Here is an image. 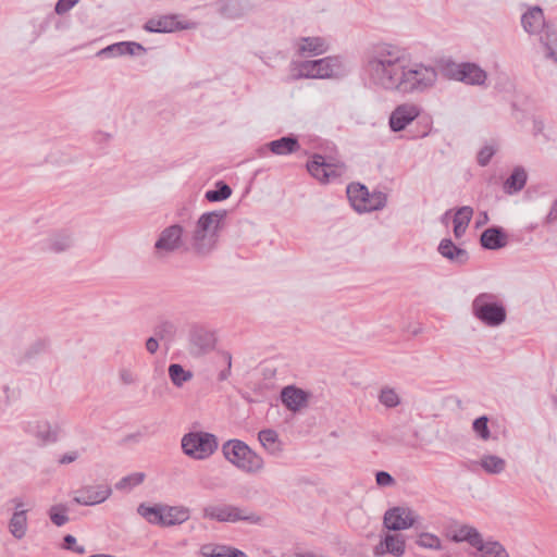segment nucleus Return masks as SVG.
Instances as JSON below:
<instances>
[{
    "label": "nucleus",
    "instance_id": "obj_23",
    "mask_svg": "<svg viewBox=\"0 0 557 557\" xmlns=\"http://www.w3.org/2000/svg\"><path fill=\"white\" fill-rule=\"evenodd\" d=\"M267 148L274 154L286 156L298 151L300 149V145L298 138L295 135L289 134L268 143Z\"/></svg>",
    "mask_w": 557,
    "mask_h": 557
},
{
    "label": "nucleus",
    "instance_id": "obj_27",
    "mask_svg": "<svg viewBox=\"0 0 557 557\" xmlns=\"http://www.w3.org/2000/svg\"><path fill=\"white\" fill-rule=\"evenodd\" d=\"M521 24L527 33H537L542 27L545 26L544 14L542 9L540 7H534L528 10L521 16Z\"/></svg>",
    "mask_w": 557,
    "mask_h": 557
},
{
    "label": "nucleus",
    "instance_id": "obj_13",
    "mask_svg": "<svg viewBox=\"0 0 557 557\" xmlns=\"http://www.w3.org/2000/svg\"><path fill=\"white\" fill-rule=\"evenodd\" d=\"M184 228L180 224L165 227L154 244L158 251L173 252L183 246Z\"/></svg>",
    "mask_w": 557,
    "mask_h": 557
},
{
    "label": "nucleus",
    "instance_id": "obj_41",
    "mask_svg": "<svg viewBox=\"0 0 557 557\" xmlns=\"http://www.w3.org/2000/svg\"><path fill=\"white\" fill-rule=\"evenodd\" d=\"M475 549L482 553V557H509L505 546L497 541L484 542L481 537V545H476Z\"/></svg>",
    "mask_w": 557,
    "mask_h": 557
},
{
    "label": "nucleus",
    "instance_id": "obj_49",
    "mask_svg": "<svg viewBox=\"0 0 557 557\" xmlns=\"http://www.w3.org/2000/svg\"><path fill=\"white\" fill-rule=\"evenodd\" d=\"M218 358L224 363L225 368L221 370L218 374L219 381H225L231 375L232 368V355L228 351L220 350L216 352Z\"/></svg>",
    "mask_w": 557,
    "mask_h": 557
},
{
    "label": "nucleus",
    "instance_id": "obj_59",
    "mask_svg": "<svg viewBox=\"0 0 557 557\" xmlns=\"http://www.w3.org/2000/svg\"><path fill=\"white\" fill-rule=\"evenodd\" d=\"M488 221V214L487 212L483 211V212H480L479 216H478V220L475 222L476 224V227H480L481 225L487 223Z\"/></svg>",
    "mask_w": 557,
    "mask_h": 557
},
{
    "label": "nucleus",
    "instance_id": "obj_58",
    "mask_svg": "<svg viewBox=\"0 0 557 557\" xmlns=\"http://www.w3.org/2000/svg\"><path fill=\"white\" fill-rule=\"evenodd\" d=\"M120 379L126 385L133 384L135 382V379H134L132 372L126 369H122L120 371Z\"/></svg>",
    "mask_w": 557,
    "mask_h": 557
},
{
    "label": "nucleus",
    "instance_id": "obj_10",
    "mask_svg": "<svg viewBox=\"0 0 557 557\" xmlns=\"http://www.w3.org/2000/svg\"><path fill=\"white\" fill-rule=\"evenodd\" d=\"M336 60L331 57L323 59L302 61L298 64L295 78H329L334 74Z\"/></svg>",
    "mask_w": 557,
    "mask_h": 557
},
{
    "label": "nucleus",
    "instance_id": "obj_60",
    "mask_svg": "<svg viewBox=\"0 0 557 557\" xmlns=\"http://www.w3.org/2000/svg\"><path fill=\"white\" fill-rule=\"evenodd\" d=\"M430 129H431V125H430L429 122H426L424 127H423V131L421 133L417 134L416 137H424V136H426L429 134Z\"/></svg>",
    "mask_w": 557,
    "mask_h": 557
},
{
    "label": "nucleus",
    "instance_id": "obj_5",
    "mask_svg": "<svg viewBox=\"0 0 557 557\" xmlns=\"http://www.w3.org/2000/svg\"><path fill=\"white\" fill-rule=\"evenodd\" d=\"M472 313L486 326L502 325L507 318V311L498 296L492 293H481L472 301Z\"/></svg>",
    "mask_w": 557,
    "mask_h": 557
},
{
    "label": "nucleus",
    "instance_id": "obj_37",
    "mask_svg": "<svg viewBox=\"0 0 557 557\" xmlns=\"http://www.w3.org/2000/svg\"><path fill=\"white\" fill-rule=\"evenodd\" d=\"M26 510H15L9 522V530L11 534L21 540L25 536L27 531V516Z\"/></svg>",
    "mask_w": 557,
    "mask_h": 557
},
{
    "label": "nucleus",
    "instance_id": "obj_31",
    "mask_svg": "<svg viewBox=\"0 0 557 557\" xmlns=\"http://www.w3.org/2000/svg\"><path fill=\"white\" fill-rule=\"evenodd\" d=\"M176 333V324L164 318H160L153 326V334L168 346L174 342Z\"/></svg>",
    "mask_w": 557,
    "mask_h": 557
},
{
    "label": "nucleus",
    "instance_id": "obj_34",
    "mask_svg": "<svg viewBox=\"0 0 557 557\" xmlns=\"http://www.w3.org/2000/svg\"><path fill=\"white\" fill-rule=\"evenodd\" d=\"M163 505H153L148 506L145 503L139 504L137 507V512L144 519H146L151 524H157L163 527L164 520H163Z\"/></svg>",
    "mask_w": 557,
    "mask_h": 557
},
{
    "label": "nucleus",
    "instance_id": "obj_1",
    "mask_svg": "<svg viewBox=\"0 0 557 557\" xmlns=\"http://www.w3.org/2000/svg\"><path fill=\"white\" fill-rule=\"evenodd\" d=\"M405 61L401 48L387 42L372 44L362 52V76L371 87L394 91Z\"/></svg>",
    "mask_w": 557,
    "mask_h": 557
},
{
    "label": "nucleus",
    "instance_id": "obj_18",
    "mask_svg": "<svg viewBox=\"0 0 557 557\" xmlns=\"http://www.w3.org/2000/svg\"><path fill=\"white\" fill-rule=\"evenodd\" d=\"M437 251L451 264L459 267L467 264L470 259L469 252L457 246L451 238H443L437 246Z\"/></svg>",
    "mask_w": 557,
    "mask_h": 557
},
{
    "label": "nucleus",
    "instance_id": "obj_40",
    "mask_svg": "<svg viewBox=\"0 0 557 557\" xmlns=\"http://www.w3.org/2000/svg\"><path fill=\"white\" fill-rule=\"evenodd\" d=\"M169 377L175 387H182L189 382L194 374L189 370H185L180 363H171L168 368Z\"/></svg>",
    "mask_w": 557,
    "mask_h": 557
},
{
    "label": "nucleus",
    "instance_id": "obj_19",
    "mask_svg": "<svg viewBox=\"0 0 557 557\" xmlns=\"http://www.w3.org/2000/svg\"><path fill=\"white\" fill-rule=\"evenodd\" d=\"M406 550V542L403 535L400 534H391L387 533L380 541L377 545L373 548V554L375 556H383L385 554H391L396 557H400L405 554Z\"/></svg>",
    "mask_w": 557,
    "mask_h": 557
},
{
    "label": "nucleus",
    "instance_id": "obj_20",
    "mask_svg": "<svg viewBox=\"0 0 557 557\" xmlns=\"http://www.w3.org/2000/svg\"><path fill=\"white\" fill-rule=\"evenodd\" d=\"M508 244V236L502 226L493 225L480 235V245L485 250H499Z\"/></svg>",
    "mask_w": 557,
    "mask_h": 557
},
{
    "label": "nucleus",
    "instance_id": "obj_30",
    "mask_svg": "<svg viewBox=\"0 0 557 557\" xmlns=\"http://www.w3.org/2000/svg\"><path fill=\"white\" fill-rule=\"evenodd\" d=\"M163 527L182 524L189 519V509L184 506L163 505Z\"/></svg>",
    "mask_w": 557,
    "mask_h": 557
},
{
    "label": "nucleus",
    "instance_id": "obj_44",
    "mask_svg": "<svg viewBox=\"0 0 557 557\" xmlns=\"http://www.w3.org/2000/svg\"><path fill=\"white\" fill-rule=\"evenodd\" d=\"M67 511L69 508L65 504H57L49 508L48 517L54 525L62 527L70 520Z\"/></svg>",
    "mask_w": 557,
    "mask_h": 557
},
{
    "label": "nucleus",
    "instance_id": "obj_48",
    "mask_svg": "<svg viewBox=\"0 0 557 557\" xmlns=\"http://www.w3.org/2000/svg\"><path fill=\"white\" fill-rule=\"evenodd\" d=\"M145 480V473L143 472H134L129 475H126L122 478L116 484V490H124V488H133L139 484H141Z\"/></svg>",
    "mask_w": 557,
    "mask_h": 557
},
{
    "label": "nucleus",
    "instance_id": "obj_54",
    "mask_svg": "<svg viewBox=\"0 0 557 557\" xmlns=\"http://www.w3.org/2000/svg\"><path fill=\"white\" fill-rule=\"evenodd\" d=\"M46 349V343L44 341L35 342L26 351L27 358H33L34 356L42 352Z\"/></svg>",
    "mask_w": 557,
    "mask_h": 557
},
{
    "label": "nucleus",
    "instance_id": "obj_55",
    "mask_svg": "<svg viewBox=\"0 0 557 557\" xmlns=\"http://www.w3.org/2000/svg\"><path fill=\"white\" fill-rule=\"evenodd\" d=\"M159 341L154 334L146 339L145 347L149 354L154 355L158 351Z\"/></svg>",
    "mask_w": 557,
    "mask_h": 557
},
{
    "label": "nucleus",
    "instance_id": "obj_45",
    "mask_svg": "<svg viewBox=\"0 0 557 557\" xmlns=\"http://www.w3.org/2000/svg\"><path fill=\"white\" fill-rule=\"evenodd\" d=\"M379 401L386 408H395L400 404V398L394 388L385 386L380 391Z\"/></svg>",
    "mask_w": 557,
    "mask_h": 557
},
{
    "label": "nucleus",
    "instance_id": "obj_7",
    "mask_svg": "<svg viewBox=\"0 0 557 557\" xmlns=\"http://www.w3.org/2000/svg\"><path fill=\"white\" fill-rule=\"evenodd\" d=\"M183 453L195 460H205L212 456L218 447V437L209 432L191 431L182 437Z\"/></svg>",
    "mask_w": 557,
    "mask_h": 557
},
{
    "label": "nucleus",
    "instance_id": "obj_61",
    "mask_svg": "<svg viewBox=\"0 0 557 557\" xmlns=\"http://www.w3.org/2000/svg\"><path fill=\"white\" fill-rule=\"evenodd\" d=\"M295 557H318L315 554L307 552V553H298Z\"/></svg>",
    "mask_w": 557,
    "mask_h": 557
},
{
    "label": "nucleus",
    "instance_id": "obj_22",
    "mask_svg": "<svg viewBox=\"0 0 557 557\" xmlns=\"http://www.w3.org/2000/svg\"><path fill=\"white\" fill-rule=\"evenodd\" d=\"M175 15H166L160 18H151L145 24V29L150 33H172L178 29H185Z\"/></svg>",
    "mask_w": 557,
    "mask_h": 557
},
{
    "label": "nucleus",
    "instance_id": "obj_32",
    "mask_svg": "<svg viewBox=\"0 0 557 557\" xmlns=\"http://www.w3.org/2000/svg\"><path fill=\"white\" fill-rule=\"evenodd\" d=\"M473 215V209L469 206H463L457 209L453 224H454V235L457 239L461 238L467 227L472 219Z\"/></svg>",
    "mask_w": 557,
    "mask_h": 557
},
{
    "label": "nucleus",
    "instance_id": "obj_4",
    "mask_svg": "<svg viewBox=\"0 0 557 557\" xmlns=\"http://www.w3.org/2000/svg\"><path fill=\"white\" fill-rule=\"evenodd\" d=\"M224 458L237 469L255 473L263 468V459L240 440H228L222 445Z\"/></svg>",
    "mask_w": 557,
    "mask_h": 557
},
{
    "label": "nucleus",
    "instance_id": "obj_50",
    "mask_svg": "<svg viewBox=\"0 0 557 557\" xmlns=\"http://www.w3.org/2000/svg\"><path fill=\"white\" fill-rule=\"evenodd\" d=\"M62 547L66 550L74 552L78 555H84L86 553V549L84 546L77 545L75 536L72 534H66L63 537V544Z\"/></svg>",
    "mask_w": 557,
    "mask_h": 557
},
{
    "label": "nucleus",
    "instance_id": "obj_9",
    "mask_svg": "<svg viewBox=\"0 0 557 557\" xmlns=\"http://www.w3.org/2000/svg\"><path fill=\"white\" fill-rule=\"evenodd\" d=\"M188 351L194 357H201L213 351L216 345L215 332L205 325L195 324L188 334Z\"/></svg>",
    "mask_w": 557,
    "mask_h": 557
},
{
    "label": "nucleus",
    "instance_id": "obj_57",
    "mask_svg": "<svg viewBox=\"0 0 557 557\" xmlns=\"http://www.w3.org/2000/svg\"><path fill=\"white\" fill-rule=\"evenodd\" d=\"M77 458H78L77 451H70L60 457L59 463L67 465V463L74 462Z\"/></svg>",
    "mask_w": 557,
    "mask_h": 557
},
{
    "label": "nucleus",
    "instance_id": "obj_24",
    "mask_svg": "<svg viewBox=\"0 0 557 557\" xmlns=\"http://www.w3.org/2000/svg\"><path fill=\"white\" fill-rule=\"evenodd\" d=\"M73 245V237L69 231H58L46 239L45 249L54 253L63 252Z\"/></svg>",
    "mask_w": 557,
    "mask_h": 557
},
{
    "label": "nucleus",
    "instance_id": "obj_25",
    "mask_svg": "<svg viewBox=\"0 0 557 557\" xmlns=\"http://www.w3.org/2000/svg\"><path fill=\"white\" fill-rule=\"evenodd\" d=\"M60 428L52 426L49 421H37L32 430V434L40 441L42 445L55 443L59 438Z\"/></svg>",
    "mask_w": 557,
    "mask_h": 557
},
{
    "label": "nucleus",
    "instance_id": "obj_42",
    "mask_svg": "<svg viewBox=\"0 0 557 557\" xmlns=\"http://www.w3.org/2000/svg\"><path fill=\"white\" fill-rule=\"evenodd\" d=\"M481 467L486 473L499 474L506 468V461L496 455H484L480 461Z\"/></svg>",
    "mask_w": 557,
    "mask_h": 557
},
{
    "label": "nucleus",
    "instance_id": "obj_46",
    "mask_svg": "<svg viewBox=\"0 0 557 557\" xmlns=\"http://www.w3.org/2000/svg\"><path fill=\"white\" fill-rule=\"evenodd\" d=\"M416 543H417V545H419L420 547H423V548L435 549V550H440L443 548L441 539L437 535L429 533V532L420 533Z\"/></svg>",
    "mask_w": 557,
    "mask_h": 557
},
{
    "label": "nucleus",
    "instance_id": "obj_14",
    "mask_svg": "<svg viewBox=\"0 0 557 557\" xmlns=\"http://www.w3.org/2000/svg\"><path fill=\"white\" fill-rule=\"evenodd\" d=\"M419 108L414 104H400L389 115L388 124L394 133L404 131L419 116Z\"/></svg>",
    "mask_w": 557,
    "mask_h": 557
},
{
    "label": "nucleus",
    "instance_id": "obj_36",
    "mask_svg": "<svg viewBox=\"0 0 557 557\" xmlns=\"http://www.w3.org/2000/svg\"><path fill=\"white\" fill-rule=\"evenodd\" d=\"M364 198L360 209L357 208V212L359 213L382 210L387 202V196L383 191H369V197Z\"/></svg>",
    "mask_w": 557,
    "mask_h": 557
},
{
    "label": "nucleus",
    "instance_id": "obj_53",
    "mask_svg": "<svg viewBox=\"0 0 557 557\" xmlns=\"http://www.w3.org/2000/svg\"><path fill=\"white\" fill-rule=\"evenodd\" d=\"M375 481L379 486H391L395 484V479L386 471H377L375 473Z\"/></svg>",
    "mask_w": 557,
    "mask_h": 557
},
{
    "label": "nucleus",
    "instance_id": "obj_35",
    "mask_svg": "<svg viewBox=\"0 0 557 557\" xmlns=\"http://www.w3.org/2000/svg\"><path fill=\"white\" fill-rule=\"evenodd\" d=\"M540 40L546 50L545 57L557 63V30L545 26Z\"/></svg>",
    "mask_w": 557,
    "mask_h": 557
},
{
    "label": "nucleus",
    "instance_id": "obj_47",
    "mask_svg": "<svg viewBox=\"0 0 557 557\" xmlns=\"http://www.w3.org/2000/svg\"><path fill=\"white\" fill-rule=\"evenodd\" d=\"M472 430L476 434V436L483 441H487L491 437V432L488 428V417L481 416L473 420Z\"/></svg>",
    "mask_w": 557,
    "mask_h": 557
},
{
    "label": "nucleus",
    "instance_id": "obj_15",
    "mask_svg": "<svg viewBox=\"0 0 557 557\" xmlns=\"http://www.w3.org/2000/svg\"><path fill=\"white\" fill-rule=\"evenodd\" d=\"M311 394L296 385H287L281 391V401L290 411L298 412L307 407Z\"/></svg>",
    "mask_w": 557,
    "mask_h": 557
},
{
    "label": "nucleus",
    "instance_id": "obj_17",
    "mask_svg": "<svg viewBox=\"0 0 557 557\" xmlns=\"http://www.w3.org/2000/svg\"><path fill=\"white\" fill-rule=\"evenodd\" d=\"M78 495L73 498L74 503L83 506H92L103 503L112 493L110 486H85L81 488Z\"/></svg>",
    "mask_w": 557,
    "mask_h": 557
},
{
    "label": "nucleus",
    "instance_id": "obj_11",
    "mask_svg": "<svg viewBox=\"0 0 557 557\" xmlns=\"http://www.w3.org/2000/svg\"><path fill=\"white\" fill-rule=\"evenodd\" d=\"M416 516L408 507L396 506L387 509L384 513L383 525L389 531H403L413 527Z\"/></svg>",
    "mask_w": 557,
    "mask_h": 557
},
{
    "label": "nucleus",
    "instance_id": "obj_52",
    "mask_svg": "<svg viewBox=\"0 0 557 557\" xmlns=\"http://www.w3.org/2000/svg\"><path fill=\"white\" fill-rule=\"evenodd\" d=\"M79 0H58L54 5V13L63 15L69 12Z\"/></svg>",
    "mask_w": 557,
    "mask_h": 557
},
{
    "label": "nucleus",
    "instance_id": "obj_38",
    "mask_svg": "<svg viewBox=\"0 0 557 557\" xmlns=\"http://www.w3.org/2000/svg\"><path fill=\"white\" fill-rule=\"evenodd\" d=\"M301 45H299V52L305 54L306 52L312 55H319L326 51L327 46L325 40L321 37H302L300 38Z\"/></svg>",
    "mask_w": 557,
    "mask_h": 557
},
{
    "label": "nucleus",
    "instance_id": "obj_16",
    "mask_svg": "<svg viewBox=\"0 0 557 557\" xmlns=\"http://www.w3.org/2000/svg\"><path fill=\"white\" fill-rule=\"evenodd\" d=\"M213 5L220 16L226 20L242 18L251 10L248 0H216Z\"/></svg>",
    "mask_w": 557,
    "mask_h": 557
},
{
    "label": "nucleus",
    "instance_id": "obj_2",
    "mask_svg": "<svg viewBox=\"0 0 557 557\" xmlns=\"http://www.w3.org/2000/svg\"><path fill=\"white\" fill-rule=\"evenodd\" d=\"M226 215V210H214L200 215L191 235V249L197 256L207 257L215 248Z\"/></svg>",
    "mask_w": 557,
    "mask_h": 557
},
{
    "label": "nucleus",
    "instance_id": "obj_12",
    "mask_svg": "<svg viewBox=\"0 0 557 557\" xmlns=\"http://www.w3.org/2000/svg\"><path fill=\"white\" fill-rule=\"evenodd\" d=\"M307 170L318 181L327 183L342 175L343 165L326 162L323 156L314 154L312 159L307 162Z\"/></svg>",
    "mask_w": 557,
    "mask_h": 557
},
{
    "label": "nucleus",
    "instance_id": "obj_51",
    "mask_svg": "<svg viewBox=\"0 0 557 557\" xmlns=\"http://www.w3.org/2000/svg\"><path fill=\"white\" fill-rule=\"evenodd\" d=\"M495 154V149L492 146H484L480 149L476 156L478 164L481 166H486L493 156Z\"/></svg>",
    "mask_w": 557,
    "mask_h": 557
},
{
    "label": "nucleus",
    "instance_id": "obj_39",
    "mask_svg": "<svg viewBox=\"0 0 557 557\" xmlns=\"http://www.w3.org/2000/svg\"><path fill=\"white\" fill-rule=\"evenodd\" d=\"M347 198L351 205V207L357 211V208L360 209L364 197H369V190L366 185L360 183H351L347 186L346 189Z\"/></svg>",
    "mask_w": 557,
    "mask_h": 557
},
{
    "label": "nucleus",
    "instance_id": "obj_29",
    "mask_svg": "<svg viewBox=\"0 0 557 557\" xmlns=\"http://www.w3.org/2000/svg\"><path fill=\"white\" fill-rule=\"evenodd\" d=\"M528 174L522 166H516L504 182V191L512 195L522 190L527 184Z\"/></svg>",
    "mask_w": 557,
    "mask_h": 557
},
{
    "label": "nucleus",
    "instance_id": "obj_43",
    "mask_svg": "<svg viewBox=\"0 0 557 557\" xmlns=\"http://www.w3.org/2000/svg\"><path fill=\"white\" fill-rule=\"evenodd\" d=\"M232 188L224 181H218L213 189L207 190L205 198L210 202L223 201L230 198Z\"/></svg>",
    "mask_w": 557,
    "mask_h": 557
},
{
    "label": "nucleus",
    "instance_id": "obj_3",
    "mask_svg": "<svg viewBox=\"0 0 557 557\" xmlns=\"http://www.w3.org/2000/svg\"><path fill=\"white\" fill-rule=\"evenodd\" d=\"M437 76L438 73L434 66L423 63H414L409 66L406 59L394 91L400 94L424 92L435 85Z\"/></svg>",
    "mask_w": 557,
    "mask_h": 557
},
{
    "label": "nucleus",
    "instance_id": "obj_21",
    "mask_svg": "<svg viewBox=\"0 0 557 557\" xmlns=\"http://www.w3.org/2000/svg\"><path fill=\"white\" fill-rule=\"evenodd\" d=\"M139 52H146V48L135 41H120L104 47L97 52L99 58H115L121 55H135Z\"/></svg>",
    "mask_w": 557,
    "mask_h": 557
},
{
    "label": "nucleus",
    "instance_id": "obj_63",
    "mask_svg": "<svg viewBox=\"0 0 557 557\" xmlns=\"http://www.w3.org/2000/svg\"><path fill=\"white\" fill-rule=\"evenodd\" d=\"M449 214V212H445V214L443 215V218H447V215Z\"/></svg>",
    "mask_w": 557,
    "mask_h": 557
},
{
    "label": "nucleus",
    "instance_id": "obj_62",
    "mask_svg": "<svg viewBox=\"0 0 557 557\" xmlns=\"http://www.w3.org/2000/svg\"><path fill=\"white\" fill-rule=\"evenodd\" d=\"M12 502L15 504V509L21 510L20 508L23 506V503L17 498H14Z\"/></svg>",
    "mask_w": 557,
    "mask_h": 557
},
{
    "label": "nucleus",
    "instance_id": "obj_33",
    "mask_svg": "<svg viewBox=\"0 0 557 557\" xmlns=\"http://www.w3.org/2000/svg\"><path fill=\"white\" fill-rule=\"evenodd\" d=\"M258 440L263 448L271 455L277 456L282 451V442L273 429H264L258 433Z\"/></svg>",
    "mask_w": 557,
    "mask_h": 557
},
{
    "label": "nucleus",
    "instance_id": "obj_26",
    "mask_svg": "<svg viewBox=\"0 0 557 557\" xmlns=\"http://www.w3.org/2000/svg\"><path fill=\"white\" fill-rule=\"evenodd\" d=\"M203 557H247V555L235 547L218 544H205L200 547Z\"/></svg>",
    "mask_w": 557,
    "mask_h": 557
},
{
    "label": "nucleus",
    "instance_id": "obj_56",
    "mask_svg": "<svg viewBox=\"0 0 557 557\" xmlns=\"http://www.w3.org/2000/svg\"><path fill=\"white\" fill-rule=\"evenodd\" d=\"M557 220V198L554 200L549 212L545 218V224H552Z\"/></svg>",
    "mask_w": 557,
    "mask_h": 557
},
{
    "label": "nucleus",
    "instance_id": "obj_6",
    "mask_svg": "<svg viewBox=\"0 0 557 557\" xmlns=\"http://www.w3.org/2000/svg\"><path fill=\"white\" fill-rule=\"evenodd\" d=\"M438 67L444 77L466 85L482 86L487 79V73L473 62L456 63L453 60H441Z\"/></svg>",
    "mask_w": 557,
    "mask_h": 557
},
{
    "label": "nucleus",
    "instance_id": "obj_28",
    "mask_svg": "<svg viewBox=\"0 0 557 557\" xmlns=\"http://www.w3.org/2000/svg\"><path fill=\"white\" fill-rule=\"evenodd\" d=\"M447 536L455 543L467 542L474 548L476 545H481V533L475 528L467 524L461 525Z\"/></svg>",
    "mask_w": 557,
    "mask_h": 557
},
{
    "label": "nucleus",
    "instance_id": "obj_8",
    "mask_svg": "<svg viewBox=\"0 0 557 557\" xmlns=\"http://www.w3.org/2000/svg\"><path fill=\"white\" fill-rule=\"evenodd\" d=\"M202 517L205 519L215 520L218 522H248L257 524L261 518L252 511L231 505H210L203 508Z\"/></svg>",
    "mask_w": 557,
    "mask_h": 557
}]
</instances>
